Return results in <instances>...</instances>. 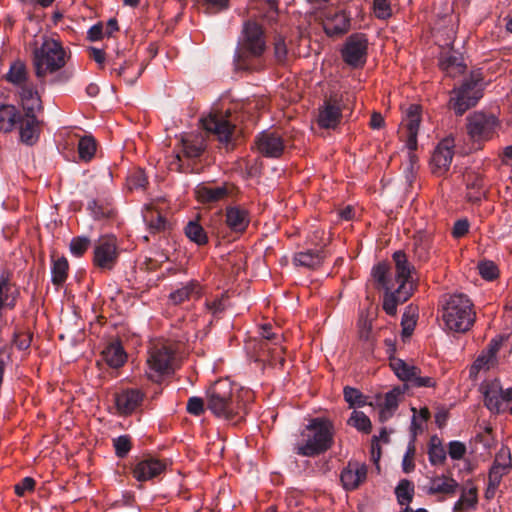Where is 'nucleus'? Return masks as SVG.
<instances>
[{"label": "nucleus", "mask_w": 512, "mask_h": 512, "mask_svg": "<svg viewBox=\"0 0 512 512\" xmlns=\"http://www.w3.org/2000/svg\"><path fill=\"white\" fill-rule=\"evenodd\" d=\"M241 390L228 378L219 379L206 392V407L216 417L233 420L242 410Z\"/></svg>", "instance_id": "f257e3e1"}, {"label": "nucleus", "mask_w": 512, "mask_h": 512, "mask_svg": "<svg viewBox=\"0 0 512 512\" xmlns=\"http://www.w3.org/2000/svg\"><path fill=\"white\" fill-rule=\"evenodd\" d=\"M334 429L330 421L313 418L301 431L300 439L294 445V452L304 457H315L332 447Z\"/></svg>", "instance_id": "f03ea898"}, {"label": "nucleus", "mask_w": 512, "mask_h": 512, "mask_svg": "<svg viewBox=\"0 0 512 512\" xmlns=\"http://www.w3.org/2000/svg\"><path fill=\"white\" fill-rule=\"evenodd\" d=\"M395 262V280L397 288L386 291L383 300V309L388 315H395L397 306L409 299L415 289L413 277L414 267L408 262L403 251H396L393 254Z\"/></svg>", "instance_id": "7ed1b4c3"}, {"label": "nucleus", "mask_w": 512, "mask_h": 512, "mask_svg": "<svg viewBox=\"0 0 512 512\" xmlns=\"http://www.w3.org/2000/svg\"><path fill=\"white\" fill-rule=\"evenodd\" d=\"M68 58L69 54L59 40L45 37L33 53L36 77L42 79L56 73L66 65Z\"/></svg>", "instance_id": "20e7f679"}, {"label": "nucleus", "mask_w": 512, "mask_h": 512, "mask_svg": "<svg viewBox=\"0 0 512 512\" xmlns=\"http://www.w3.org/2000/svg\"><path fill=\"white\" fill-rule=\"evenodd\" d=\"M442 320L449 331H468L475 321L470 299L464 294L451 295L443 306Z\"/></svg>", "instance_id": "39448f33"}, {"label": "nucleus", "mask_w": 512, "mask_h": 512, "mask_svg": "<svg viewBox=\"0 0 512 512\" xmlns=\"http://www.w3.org/2000/svg\"><path fill=\"white\" fill-rule=\"evenodd\" d=\"M482 76L480 72H472L462 85L452 91L449 105L454 112L461 116L475 106L482 97Z\"/></svg>", "instance_id": "423d86ee"}, {"label": "nucleus", "mask_w": 512, "mask_h": 512, "mask_svg": "<svg viewBox=\"0 0 512 512\" xmlns=\"http://www.w3.org/2000/svg\"><path fill=\"white\" fill-rule=\"evenodd\" d=\"M420 119L421 107L417 104H411L405 111V116L402 120L400 129V136L405 141V145L409 150L408 157L411 168L416 162V156L413 154V151L417 148V135Z\"/></svg>", "instance_id": "0eeeda50"}, {"label": "nucleus", "mask_w": 512, "mask_h": 512, "mask_svg": "<svg viewBox=\"0 0 512 512\" xmlns=\"http://www.w3.org/2000/svg\"><path fill=\"white\" fill-rule=\"evenodd\" d=\"M498 126L499 121L493 114L475 112L467 117V133L474 143L490 140Z\"/></svg>", "instance_id": "6e6552de"}, {"label": "nucleus", "mask_w": 512, "mask_h": 512, "mask_svg": "<svg viewBox=\"0 0 512 512\" xmlns=\"http://www.w3.org/2000/svg\"><path fill=\"white\" fill-rule=\"evenodd\" d=\"M173 362L174 352L171 348L165 345L152 348L147 358L148 378L157 381L162 375L170 373L173 370Z\"/></svg>", "instance_id": "1a4fd4ad"}, {"label": "nucleus", "mask_w": 512, "mask_h": 512, "mask_svg": "<svg viewBox=\"0 0 512 512\" xmlns=\"http://www.w3.org/2000/svg\"><path fill=\"white\" fill-rule=\"evenodd\" d=\"M390 367L395 375L403 382L413 387H434L435 380L429 376H421L420 369L399 358L390 359Z\"/></svg>", "instance_id": "9d476101"}, {"label": "nucleus", "mask_w": 512, "mask_h": 512, "mask_svg": "<svg viewBox=\"0 0 512 512\" xmlns=\"http://www.w3.org/2000/svg\"><path fill=\"white\" fill-rule=\"evenodd\" d=\"M512 468L511 452L507 446H501L497 452L493 465L488 475V487L486 497H492L498 488L502 477L509 473Z\"/></svg>", "instance_id": "9b49d317"}, {"label": "nucleus", "mask_w": 512, "mask_h": 512, "mask_svg": "<svg viewBox=\"0 0 512 512\" xmlns=\"http://www.w3.org/2000/svg\"><path fill=\"white\" fill-rule=\"evenodd\" d=\"M484 403L493 413H502L507 410L512 388L503 389L498 380L487 382L482 386Z\"/></svg>", "instance_id": "f8f14e48"}, {"label": "nucleus", "mask_w": 512, "mask_h": 512, "mask_svg": "<svg viewBox=\"0 0 512 512\" xmlns=\"http://www.w3.org/2000/svg\"><path fill=\"white\" fill-rule=\"evenodd\" d=\"M203 128L208 133H213L221 143L228 144L234 129V125L228 120V113L213 110L201 119Z\"/></svg>", "instance_id": "ddd939ff"}, {"label": "nucleus", "mask_w": 512, "mask_h": 512, "mask_svg": "<svg viewBox=\"0 0 512 512\" xmlns=\"http://www.w3.org/2000/svg\"><path fill=\"white\" fill-rule=\"evenodd\" d=\"M242 50L253 57L262 55L266 48L262 28L255 22H246L243 27Z\"/></svg>", "instance_id": "4468645a"}, {"label": "nucleus", "mask_w": 512, "mask_h": 512, "mask_svg": "<svg viewBox=\"0 0 512 512\" xmlns=\"http://www.w3.org/2000/svg\"><path fill=\"white\" fill-rule=\"evenodd\" d=\"M118 257L114 236H103L94 246V264L101 269H112Z\"/></svg>", "instance_id": "2eb2a0df"}, {"label": "nucleus", "mask_w": 512, "mask_h": 512, "mask_svg": "<svg viewBox=\"0 0 512 512\" xmlns=\"http://www.w3.org/2000/svg\"><path fill=\"white\" fill-rule=\"evenodd\" d=\"M367 39L362 34H353L342 49L343 60L350 66L358 67L364 64L367 54Z\"/></svg>", "instance_id": "dca6fc26"}, {"label": "nucleus", "mask_w": 512, "mask_h": 512, "mask_svg": "<svg viewBox=\"0 0 512 512\" xmlns=\"http://www.w3.org/2000/svg\"><path fill=\"white\" fill-rule=\"evenodd\" d=\"M255 144L260 154L270 158L280 157L285 149L284 140L274 131L261 132L257 136Z\"/></svg>", "instance_id": "f3484780"}, {"label": "nucleus", "mask_w": 512, "mask_h": 512, "mask_svg": "<svg viewBox=\"0 0 512 512\" xmlns=\"http://www.w3.org/2000/svg\"><path fill=\"white\" fill-rule=\"evenodd\" d=\"M499 347L500 343L492 340L488 347L478 355L469 370L471 378L476 379L479 373L486 372L496 365Z\"/></svg>", "instance_id": "a211bd4d"}, {"label": "nucleus", "mask_w": 512, "mask_h": 512, "mask_svg": "<svg viewBox=\"0 0 512 512\" xmlns=\"http://www.w3.org/2000/svg\"><path fill=\"white\" fill-rule=\"evenodd\" d=\"M342 118V104L336 97L330 98L319 108L318 124L322 128H335Z\"/></svg>", "instance_id": "6ab92c4d"}, {"label": "nucleus", "mask_w": 512, "mask_h": 512, "mask_svg": "<svg viewBox=\"0 0 512 512\" xmlns=\"http://www.w3.org/2000/svg\"><path fill=\"white\" fill-rule=\"evenodd\" d=\"M367 476V467L358 462H349L347 467L341 472V482L345 489H356Z\"/></svg>", "instance_id": "aec40b11"}, {"label": "nucleus", "mask_w": 512, "mask_h": 512, "mask_svg": "<svg viewBox=\"0 0 512 512\" xmlns=\"http://www.w3.org/2000/svg\"><path fill=\"white\" fill-rule=\"evenodd\" d=\"M452 148V142L449 140L440 142L436 147L431 159L435 173L442 174L449 169L454 154Z\"/></svg>", "instance_id": "412c9836"}, {"label": "nucleus", "mask_w": 512, "mask_h": 512, "mask_svg": "<svg viewBox=\"0 0 512 512\" xmlns=\"http://www.w3.org/2000/svg\"><path fill=\"white\" fill-rule=\"evenodd\" d=\"M350 27V17L344 11L328 14L323 19V29L328 36H337L346 33Z\"/></svg>", "instance_id": "4be33fe9"}, {"label": "nucleus", "mask_w": 512, "mask_h": 512, "mask_svg": "<svg viewBox=\"0 0 512 512\" xmlns=\"http://www.w3.org/2000/svg\"><path fill=\"white\" fill-rule=\"evenodd\" d=\"M142 400L143 394L137 389H127L115 396V404L121 414L132 413Z\"/></svg>", "instance_id": "5701e85b"}, {"label": "nucleus", "mask_w": 512, "mask_h": 512, "mask_svg": "<svg viewBox=\"0 0 512 512\" xmlns=\"http://www.w3.org/2000/svg\"><path fill=\"white\" fill-rule=\"evenodd\" d=\"M439 66L450 77L461 75L466 69L461 56L451 50L440 54Z\"/></svg>", "instance_id": "b1692460"}, {"label": "nucleus", "mask_w": 512, "mask_h": 512, "mask_svg": "<svg viewBox=\"0 0 512 512\" xmlns=\"http://www.w3.org/2000/svg\"><path fill=\"white\" fill-rule=\"evenodd\" d=\"M182 151L188 158L199 157L205 150V138L202 133H188L180 139Z\"/></svg>", "instance_id": "393cba45"}, {"label": "nucleus", "mask_w": 512, "mask_h": 512, "mask_svg": "<svg viewBox=\"0 0 512 512\" xmlns=\"http://www.w3.org/2000/svg\"><path fill=\"white\" fill-rule=\"evenodd\" d=\"M165 469V465L157 459H145L140 461L134 468L133 474L138 481H148Z\"/></svg>", "instance_id": "a878e982"}, {"label": "nucleus", "mask_w": 512, "mask_h": 512, "mask_svg": "<svg viewBox=\"0 0 512 512\" xmlns=\"http://www.w3.org/2000/svg\"><path fill=\"white\" fill-rule=\"evenodd\" d=\"M228 189L225 185H201L195 190L197 199L204 204L217 203L228 196Z\"/></svg>", "instance_id": "bb28decb"}, {"label": "nucleus", "mask_w": 512, "mask_h": 512, "mask_svg": "<svg viewBox=\"0 0 512 512\" xmlns=\"http://www.w3.org/2000/svg\"><path fill=\"white\" fill-rule=\"evenodd\" d=\"M18 124L21 141L27 145H33L39 137V122L36 115L21 116Z\"/></svg>", "instance_id": "cd10ccee"}, {"label": "nucleus", "mask_w": 512, "mask_h": 512, "mask_svg": "<svg viewBox=\"0 0 512 512\" xmlns=\"http://www.w3.org/2000/svg\"><path fill=\"white\" fill-rule=\"evenodd\" d=\"M102 360L111 368L121 367L127 360V354L119 342L109 343L101 353Z\"/></svg>", "instance_id": "c85d7f7f"}, {"label": "nucleus", "mask_w": 512, "mask_h": 512, "mask_svg": "<svg viewBox=\"0 0 512 512\" xmlns=\"http://www.w3.org/2000/svg\"><path fill=\"white\" fill-rule=\"evenodd\" d=\"M226 224L234 232H243L249 224L247 211L239 207H228Z\"/></svg>", "instance_id": "c756f323"}, {"label": "nucleus", "mask_w": 512, "mask_h": 512, "mask_svg": "<svg viewBox=\"0 0 512 512\" xmlns=\"http://www.w3.org/2000/svg\"><path fill=\"white\" fill-rule=\"evenodd\" d=\"M459 488L458 483L453 479L446 476H437L430 480L428 493L429 494H445L453 496Z\"/></svg>", "instance_id": "7c9ffc66"}, {"label": "nucleus", "mask_w": 512, "mask_h": 512, "mask_svg": "<svg viewBox=\"0 0 512 512\" xmlns=\"http://www.w3.org/2000/svg\"><path fill=\"white\" fill-rule=\"evenodd\" d=\"M477 503V489L469 484L461 489L460 497L455 502L453 510L456 512L475 510Z\"/></svg>", "instance_id": "2f4dec72"}, {"label": "nucleus", "mask_w": 512, "mask_h": 512, "mask_svg": "<svg viewBox=\"0 0 512 512\" xmlns=\"http://www.w3.org/2000/svg\"><path fill=\"white\" fill-rule=\"evenodd\" d=\"M325 255L319 250H306L298 252L293 257V262L296 266L314 269L319 267Z\"/></svg>", "instance_id": "473e14b6"}, {"label": "nucleus", "mask_w": 512, "mask_h": 512, "mask_svg": "<svg viewBox=\"0 0 512 512\" xmlns=\"http://www.w3.org/2000/svg\"><path fill=\"white\" fill-rule=\"evenodd\" d=\"M432 237L429 233L419 231L414 236V254L419 261L429 259L432 251Z\"/></svg>", "instance_id": "72a5a7b5"}, {"label": "nucleus", "mask_w": 512, "mask_h": 512, "mask_svg": "<svg viewBox=\"0 0 512 512\" xmlns=\"http://www.w3.org/2000/svg\"><path fill=\"white\" fill-rule=\"evenodd\" d=\"M20 113L13 105L0 107V132H11L20 120Z\"/></svg>", "instance_id": "f704fd0d"}, {"label": "nucleus", "mask_w": 512, "mask_h": 512, "mask_svg": "<svg viewBox=\"0 0 512 512\" xmlns=\"http://www.w3.org/2000/svg\"><path fill=\"white\" fill-rule=\"evenodd\" d=\"M5 78L8 82L18 87L27 83V69L25 64L20 60L12 62Z\"/></svg>", "instance_id": "c9c22d12"}, {"label": "nucleus", "mask_w": 512, "mask_h": 512, "mask_svg": "<svg viewBox=\"0 0 512 512\" xmlns=\"http://www.w3.org/2000/svg\"><path fill=\"white\" fill-rule=\"evenodd\" d=\"M198 292V285L195 282H189L171 292L169 299L173 304L177 305L190 299V297H192L194 294H198Z\"/></svg>", "instance_id": "e433bc0d"}, {"label": "nucleus", "mask_w": 512, "mask_h": 512, "mask_svg": "<svg viewBox=\"0 0 512 512\" xmlns=\"http://www.w3.org/2000/svg\"><path fill=\"white\" fill-rule=\"evenodd\" d=\"M395 494L398 503L400 505H405L406 507L413 499L414 486L409 480L403 479L398 483L395 489Z\"/></svg>", "instance_id": "4c0bfd02"}, {"label": "nucleus", "mask_w": 512, "mask_h": 512, "mask_svg": "<svg viewBox=\"0 0 512 512\" xmlns=\"http://www.w3.org/2000/svg\"><path fill=\"white\" fill-rule=\"evenodd\" d=\"M186 236L197 245H204L208 237L203 227L196 221H189L185 227Z\"/></svg>", "instance_id": "58836bf2"}, {"label": "nucleus", "mask_w": 512, "mask_h": 512, "mask_svg": "<svg viewBox=\"0 0 512 512\" xmlns=\"http://www.w3.org/2000/svg\"><path fill=\"white\" fill-rule=\"evenodd\" d=\"M68 261L66 258L61 257L53 262L51 268L52 282L55 285L63 284L67 279Z\"/></svg>", "instance_id": "ea45409f"}, {"label": "nucleus", "mask_w": 512, "mask_h": 512, "mask_svg": "<svg viewBox=\"0 0 512 512\" xmlns=\"http://www.w3.org/2000/svg\"><path fill=\"white\" fill-rule=\"evenodd\" d=\"M388 273V267L384 263H379L372 269V277L376 282H378L386 291L393 290L395 283H390L387 281L386 276Z\"/></svg>", "instance_id": "a19ab883"}, {"label": "nucleus", "mask_w": 512, "mask_h": 512, "mask_svg": "<svg viewBox=\"0 0 512 512\" xmlns=\"http://www.w3.org/2000/svg\"><path fill=\"white\" fill-rule=\"evenodd\" d=\"M96 151V144L92 137L85 136L80 139L78 144L79 156L82 160H90Z\"/></svg>", "instance_id": "79ce46f5"}, {"label": "nucleus", "mask_w": 512, "mask_h": 512, "mask_svg": "<svg viewBox=\"0 0 512 512\" xmlns=\"http://www.w3.org/2000/svg\"><path fill=\"white\" fill-rule=\"evenodd\" d=\"M348 423L355 427L357 430L369 433L371 430V421L363 412L353 411Z\"/></svg>", "instance_id": "37998d69"}, {"label": "nucleus", "mask_w": 512, "mask_h": 512, "mask_svg": "<svg viewBox=\"0 0 512 512\" xmlns=\"http://www.w3.org/2000/svg\"><path fill=\"white\" fill-rule=\"evenodd\" d=\"M478 270L481 277L487 281L496 279L499 275L497 265L493 261L485 260L478 264Z\"/></svg>", "instance_id": "c03bdc74"}, {"label": "nucleus", "mask_w": 512, "mask_h": 512, "mask_svg": "<svg viewBox=\"0 0 512 512\" xmlns=\"http://www.w3.org/2000/svg\"><path fill=\"white\" fill-rule=\"evenodd\" d=\"M412 410L414 412V415L412 418L411 430L413 433V437H415L416 434L418 433V431H422V429H423L422 423H425L428 420L430 413L426 407L421 408L417 415H416V409L413 408Z\"/></svg>", "instance_id": "a18cd8bd"}, {"label": "nucleus", "mask_w": 512, "mask_h": 512, "mask_svg": "<svg viewBox=\"0 0 512 512\" xmlns=\"http://www.w3.org/2000/svg\"><path fill=\"white\" fill-rule=\"evenodd\" d=\"M344 398L350 404V406H363L365 404V396L356 388L345 387Z\"/></svg>", "instance_id": "49530a36"}, {"label": "nucleus", "mask_w": 512, "mask_h": 512, "mask_svg": "<svg viewBox=\"0 0 512 512\" xmlns=\"http://www.w3.org/2000/svg\"><path fill=\"white\" fill-rule=\"evenodd\" d=\"M116 455L118 457H124L130 451L131 442L127 435H122L113 440Z\"/></svg>", "instance_id": "de8ad7c7"}, {"label": "nucleus", "mask_w": 512, "mask_h": 512, "mask_svg": "<svg viewBox=\"0 0 512 512\" xmlns=\"http://www.w3.org/2000/svg\"><path fill=\"white\" fill-rule=\"evenodd\" d=\"M373 11L377 18L386 19L391 16V6L388 0H373Z\"/></svg>", "instance_id": "09e8293b"}, {"label": "nucleus", "mask_w": 512, "mask_h": 512, "mask_svg": "<svg viewBox=\"0 0 512 512\" xmlns=\"http://www.w3.org/2000/svg\"><path fill=\"white\" fill-rule=\"evenodd\" d=\"M89 244L90 240L87 237H75L70 243V251L74 256H82Z\"/></svg>", "instance_id": "8fccbe9b"}, {"label": "nucleus", "mask_w": 512, "mask_h": 512, "mask_svg": "<svg viewBox=\"0 0 512 512\" xmlns=\"http://www.w3.org/2000/svg\"><path fill=\"white\" fill-rule=\"evenodd\" d=\"M402 392L401 389L395 388L386 393L383 406L387 407V410H392L393 412L397 409L399 404V398Z\"/></svg>", "instance_id": "3c124183"}, {"label": "nucleus", "mask_w": 512, "mask_h": 512, "mask_svg": "<svg viewBox=\"0 0 512 512\" xmlns=\"http://www.w3.org/2000/svg\"><path fill=\"white\" fill-rule=\"evenodd\" d=\"M147 183V178L142 170L133 172L128 177V186L130 189L144 188Z\"/></svg>", "instance_id": "603ef678"}, {"label": "nucleus", "mask_w": 512, "mask_h": 512, "mask_svg": "<svg viewBox=\"0 0 512 512\" xmlns=\"http://www.w3.org/2000/svg\"><path fill=\"white\" fill-rule=\"evenodd\" d=\"M288 54L287 46L282 36H277L274 42V55L278 62L286 60Z\"/></svg>", "instance_id": "864d4df0"}, {"label": "nucleus", "mask_w": 512, "mask_h": 512, "mask_svg": "<svg viewBox=\"0 0 512 512\" xmlns=\"http://www.w3.org/2000/svg\"><path fill=\"white\" fill-rule=\"evenodd\" d=\"M402 325V335L404 337H409L412 335L415 326H416V318L414 315H410L408 313H404L401 321Z\"/></svg>", "instance_id": "5fc2aeb1"}, {"label": "nucleus", "mask_w": 512, "mask_h": 512, "mask_svg": "<svg viewBox=\"0 0 512 512\" xmlns=\"http://www.w3.org/2000/svg\"><path fill=\"white\" fill-rule=\"evenodd\" d=\"M21 104L25 110V116L36 115V112L41 109V100L39 96L22 101Z\"/></svg>", "instance_id": "6e6d98bb"}, {"label": "nucleus", "mask_w": 512, "mask_h": 512, "mask_svg": "<svg viewBox=\"0 0 512 512\" xmlns=\"http://www.w3.org/2000/svg\"><path fill=\"white\" fill-rule=\"evenodd\" d=\"M446 458V453L442 446L431 445L429 448V460L432 464L442 463Z\"/></svg>", "instance_id": "4d7b16f0"}, {"label": "nucleus", "mask_w": 512, "mask_h": 512, "mask_svg": "<svg viewBox=\"0 0 512 512\" xmlns=\"http://www.w3.org/2000/svg\"><path fill=\"white\" fill-rule=\"evenodd\" d=\"M187 411L195 416H199L204 411V401L199 397H191L187 402Z\"/></svg>", "instance_id": "13d9d810"}, {"label": "nucleus", "mask_w": 512, "mask_h": 512, "mask_svg": "<svg viewBox=\"0 0 512 512\" xmlns=\"http://www.w3.org/2000/svg\"><path fill=\"white\" fill-rule=\"evenodd\" d=\"M466 452V447L463 443L459 441H452L449 443V456L452 459L459 460L461 459Z\"/></svg>", "instance_id": "bf43d9fd"}, {"label": "nucleus", "mask_w": 512, "mask_h": 512, "mask_svg": "<svg viewBox=\"0 0 512 512\" xmlns=\"http://www.w3.org/2000/svg\"><path fill=\"white\" fill-rule=\"evenodd\" d=\"M378 440H381L385 443L389 441V435L386 429H382L379 436H374L373 442H372V457L374 461H377L380 457V448L378 446L377 442Z\"/></svg>", "instance_id": "052dcab7"}, {"label": "nucleus", "mask_w": 512, "mask_h": 512, "mask_svg": "<svg viewBox=\"0 0 512 512\" xmlns=\"http://www.w3.org/2000/svg\"><path fill=\"white\" fill-rule=\"evenodd\" d=\"M469 230V222L467 219H459L454 223L452 235L454 238L463 237Z\"/></svg>", "instance_id": "680f3d73"}, {"label": "nucleus", "mask_w": 512, "mask_h": 512, "mask_svg": "<svg viewBox=\"0 0 512 512\" xmlns=\"http://www.w3.org/2000/svg\"><path fill=\"white\" fill-rule=\"evenodd\" d=\"M19 88H20L19 96H20L21 102L25 101V100H29L32 97L39 96L37 90L31 83L27 82V83L23 84L22 86H20Z\"/></svg>", "instance_id": "e2e57ef3"}, {"label": "nucleus", "mask_w": 512, "mask_h": 512, "mask_svg": "<svg viewBox=\"0 0 512 512\" xmlns=\"http://www.w3.org/2000/svg\"><path fill=\"white\" fill-rule=\"evenodd\" d=\"M35 481L31 477H25L20 483L15 485V493L18 496H23L26 491H30L34 488Z\"/></svg>", "instance_id": "0e129e2a"}, {"label": "nucleus", "mask_w": 512, "mask_h": 512, "mask_svg": "<svg viewBox=\"0 0 512 512\" xmlns=\"http://www.w3.org/2000/svg\"><path fill=\"white\" fill-rule=\"evenodd\" d=\"M144 220L149 223L148 224L149 228L152 231H160V230H162L165 227V223H166L165 219L161 215H157V218L154 221L153 219L148 220V215L145 214L144 215Z\"/></svg>", "instance_id": "69168bd1"}, {"label": "nucleus", "mask_w": 512, "mask_h": 512, "mask_svg": "<svg viewBox=\"0 0 512 512\" xmlns=\"http://www.w3.org/2000/svg\"><path fill=\"white\" fill-rule=\"evenodd\" d=\"M14 344L19 350H25L31 344V337L27 334L15 335Z\"/></svg>", "instance_id": "338daca9"}, {"label": "nucleus", "mask_w": 512, "mask_h": 512, "mask_svg": "<svg viewBox=\"0 0 512 512\" xmlns=\"http://www.w3.org/2000/svg\"><path fill=\"white\" fill-rule=\"evenodd\" d=\"M104 35H105V32H104V26H103L102 24L94 25V26H92V27L88 30V37H89V39H90V40H92V41L99 40V39H101Z\"/></svg>", "instance_id": "774afa93"}]
</instances>
